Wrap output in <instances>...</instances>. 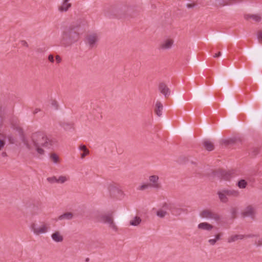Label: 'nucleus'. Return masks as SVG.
<instances>
[{"label": "nucleus", "instance_id": "obj_37", "mask_svg": "<svg viewBox=\"0 0 262 262\" xmlns=\"http://www.w3.org/2000/svg\"><path fill=\"white\" fill-rule=\"evenodd\" d=\"M237 210L236 208H232L230 210V212L232 215V218H235L236 217V214L237 213Z\"/></svg>", "mask_w": 262, "mask_h": 262}, {"label": "nucleus", "instance_id": "obj_21", "mask_svg": "<svg viewBox=\"0 0 262 262\" xmlns=\"http://www.w3.org/2000/svg\"><path fill=\"white\" fill-rule=\"evenodd\" d=\"M73 217L74 214L72 212H67L59 215L58 217V220L60 221L71 220L73 218Z\"/></svg>", "mask_w": 262, "mask_h": 262}, {"label": "nucleus", "instance_id": "obj_26", "mask_svg": "<svg viewBox=\"0 0 262 262\" xmlns=\"http://www.w3.org/2000/svg\"><path fill=\"white\" fill-rule=\"evenodd\" d=\"M203 144L205 148L208 151H211L214 149L213 144L210 141H205Z\"/></svg>", "mask_w": 262, "mask_h": 262}, {"label": "nucleus", "instance_id": "obj_12", "mask_svg": "<svg viewBox=\"0 0 262 262\" xmlns=\"http://www.w3.org/2000/svg\"><path fill=\"white\" fill-rule=\"evenodd\" d=\"M242 215L244 217H250L254 219L255 215V208L252 205L247 206L243 211Z\"/></svg>", "mask_w": 262, "mask_h": 262}, {"label": "nucleus", "instance_id": "obj_47", "mask_svg": "<svg viewBox=\"0 0 262 262\" xmlns=\"http://www.w3.org/2000/svg\"><path fill=\"white\" fill-rule=\"evenodd\" d=\"M39 111H40V110L39 108H36L34 112H33V114H37L38 112H39Z\"/></svg>", "mask_w": 262, "mask_h": 262}, {"label": "nucleus", "instance_id": "obj_46", "mask_svg": "<svg viewBox=\"0 0 262 262\" xmlns=\"http://www.w3.org/2000/svg\"><path fill=\"white\" fill-rule=\"evenodd\" d=\"M221 54H222L221 52H219L217 53H216L215 55H213V57H214V58L218 57L220 56L221 55Z\"/></svg>", "mask_w": 262, "mask_h": 262}, {"label": "nucleus", "instance_id": "obj_29", "mask_svg": "<svg viewBox=\"0 0 262 262\" xmlns=\"http://www.w3.org/2000/svg\"><path fill=\"white\" fill-rule=\"evenodd\" d=\"M68 178L66 176H61L57 179V183L63 184L68 181Z\"/></svg>", "mask_w": 262, "mask_h": 262}, {"label": "nucleus", "instance_id": "obj_19", "mask_svg": "<svg viewBox=\"0 0 262 262\" xmlns=\"http://www.w3.org/2000/svg\"><path fill=\"white\" fill-rule=\"evenodd\" d=\"M198 227L200 229L206 231H211L212 229L215 228L214 226L207 222L200 223Z\"/></svg>", "mask_w": 262, "mask_h": 262}, {"label": "nucleus", "instance_id": "obj_22", "mask_svg": "<svg viewBox=\"0 0 262 262\" xmlns=\"http://www.w3.org/2000/svg\"><path fill=\"white\" fill-rule=\"evenodd\" d=\"M245 235L242 234L233 235L229 237L228 238V242L231 243L234 242L238 239H243Z\"/></svg>", "mask_w": 262, "mask_h": 262}, {"label": "nucleus", "instance_id": "obj_23", "mask_svg": "<svg viewBox=\"0 0 262 262\" xmlns=\"http://www.w3.org/2000/svg\"><path fill=\"white\" fill-rule=\"evenodd\" d=\"M163 110V105L160 101H157L155 112L157 115L160 117L162 115V111Z\"/></svg>", "mask_w": 262, "mask_h": 262}, {"label": "nucleus", "instance_id": "obj_18", "mask_svg": "<svg viewBox=\"0 0 262 262\" xmlns=\"http://www.w3.org/2000/svg\"><path fill=\"white\" fill-rule=\"evenodd\" d=\"M224 233L221 232H218L214 234V237L213 238H210L208 241V243L211 245H214L216 243L221 240L222 237L223 236Z\"/></svg>", "mask_w": 262, "mask_h": 262}, {"label": "nucleus", "instance_id": "obj_45", "mask_svg": "<svg viewBox=\"0 0 262 262\" xmlns=\"http://www.w3.org/2000/svg\"><path fill=\"white\" fill-rule=\"evenodd\" d=\"M187 7L188 8H192L195 6V4H187L186 5Z\"/></svg>", "mask_w": 262, "mask_h": 262}, {"label": "nucleus", "instance_id": "obj_43", "mask_svg": "<svg viewBox=\"0 0 262 262\" xmlns=\"http://www.w3.org/2000/svg\"><path fill=\"white\" fill-rule=\"evenodd\" d=\"M55 59L57 63H60L61 61V58L59 55H56Z\"/></svg>", "mask_w": 262, "mask_h": 262}, {"label": "nucleus", "instance_id": "obj_1", "mask_svg": "<svg viewBox=\"0 0 262 262\" xmlns=\"http://www.w3.org/2000/svg\"><path fill=\"white\" fill-rule=\"evenodd\" d=\"M16 129L20 134L21 142L31 153L36 151L38 154L42 155L45 154V150L41 147L50 148L55 142L51 136L43 132H37L33 133L30 137H27L25 136L21 128L17 127Z\"/></svg>", "mask_w": 262, "mask_h": 262}, {"label": "nucleus", "instance_id": "obj_48", "mask_svg": "<svg viewBox=\"0 0 262 262\" xmlns=\"http://www.w3.org/2000/svg\"><path fill=\"white\" fill-rule=\"evenodd\" d=\"M1 156L3 157H6L7 156V154L6 152H3L2 154H1Z\"/></svg>", "mask_w": 262, "mask_h": 262}, {"label": "nucleus", "instance_id": "obj_36", "mask_svg": "<svg viewBox=\"0 0 262 262\" xmlns=\"http://www.w3.org/2000/svg\"><path fill=\"white\" fill-rule=\"evenodd\" d=\"M257 37L260 43L262 44V31H258L257 33Z\"/></svg>", "mask_w": 262, "mask_h": 262}, {"label": "nucleus", "instance_id": "obj_17", "mask_svg": "<svg viewBox=\"0 0 262 262\" xmlns=\"http://www.w3.org/2000/svg\"><path fill=\"white\" fill-rule=\"evenodd\" d=\"M51 238L56 243H61L63 241V236L59 231H55L51 234Z\"/></svg>", "mask_w": 262, "mask_h": 262}, {"label": "nucleus", "instance_id": "obj_16", "mask_svg": "<svg viewBox=\"0 0 262 262\" xmlns=\"http://www.w3.org/2000/svg\"><path fill=\"white\" fill-rule=\"evenodd\" d=\"M173 43L172 39H166L164 40L160 45V48L162 50H168L170 49Z\"/></svg>", "mask_w": 262, "mask_h": 262}, {"label": "nucleus", "instance_id": "obj_49", "mask_svg": "<svg viewBox=\"0 0 262 262\" xmlns=\"http://www.w3.org/2000/svg\"><path fill=\"white\" fill-rule=\"evenodd\" d=\"M37 52H42V49H38L37 50Z\"/></svg>", "mask_w": 262, "mask_h": 262}, {"label": "nucleus", "instance_id": "obj_34", "mask_svg": "<svg viewBox=\"0 0 262 262\" xmlns=\"http://www.w3.org/2000/svg\"><path fill=\"white\" fill-rule=\"evenodd\" d=\"M47 181L51 183H57V178L55 176L49 177L47 178Z\"/></svg>", "mask_w": 262, "mask_h": 262}, {"label": "nucleus", "instance_id": "obj_4", "mask_svg": "<svg viewBox=\"0 0 262 262\" xmlns=\"http://www.w3.org/2000/svg\"><path fill=\"white\" fill-rule=\"evenodd\" d=\"M169 211L174 216H179L181 213L184 211L182 208L172 202H165L163 204L161 208L157 212V215L160 218H164L166 215L169 214Z\"/></svg>", "mask_w": 262, "mask_h": 262}, {"label": "nucleus", "instance_id": "obj_25", "mask_svg": "<svg viewBox=\"0 0 262 262\" xmlns=\"http://www.w3.org/2000/svg\"><path fill=\"white\" fill-rule=\"evenodd\" d=\"M220 201L223 203H226L228 202V196L224 193L223 190H221L217 192Z\"/></svg>", "mask_w": 262, "mask_h": 262}, {"label": "nucleus", "instance_id": "obj_33", "mask_svg": "<svg viewBox=\"0 0 262 262\" xmlns=\"http://www.w3.org/2000/svg\"><path fill=\"white\" fill-rule=\"evenodd\" d=\"M51 159L53 161L54 163H57L59 161V157L55 153H53L51 155Z\"/></svg>", "mask_w": 262, "mask_h": 262}, {"label": "nucleus", "instance_id": "obj_15", "mask_svg": "<svg viewBox=\"0 0 262 262\" xmlns=\"http://www.w3.org/2000/svg\"><path fill=\"white\" fill-rule=\"evenodd\" d=\"M72 7L70 0H63L61 5L58 7V10L60 12H67Z\"/></svg>", "mask_w": 262, "mask_h": 262}, {"label": "nucleus", "instance_id": "obj_41", "mask_svg": "<svg viewBox=\"0 0 262 262\" xmlns=\"http://www.w3.org/2000/svg\"><path fill=\"white\" fill-rule=\"evenodd\" d=\"M20 43H21V45L24 47H28V46H29L27 42L24 40H21Z\"/></svg>", "mask_w": 262, "mask_h": 262}, {"label": "nucleus", "instance_id": "obj_3", "mask_svg": "<svg viewBox=\"0 0 262 262\" xmlns=\"http://www.w3.org/2000/svg\"><path fill=\"white\" fill-rule=\"evenodd\" d=\"M141 11L139 6L127 2L119 3L104 7L103 12L110 18H134Z\"/></svg>", "mask_w": 262, "mask_h": 262}, {"label": "nucleus", "instance_id": "obj_10", "mask_svg": "<svg viewBox=\"0 0 262 262\" xmlns=\"http://www.w3.org/2000/svg\"><path fill=\"white\" fill-rule=\"evenodd\" d=\"M86 40L89 48L92 49L96 47L97 43L99 40V36L95 33L90 34L87 36Z\"/></svg>", "mask_w": 262, "mask_h": 262}, {"label": "nucleus", "instance_id": "obj_39", "mask_svg": "<svg viewBox=\"0 0 262 262\" xmlns=\"http://www.w3.org/2000/svg\"><path fill=\"white\" fill-rule=\"evenodd\" d=\"M255 245L257 247H259L262 246V237L259 238L258 239L256 240L255 241Z\"/></svg>", "mask_w": 262, "mask_h": 262}, {"label": "nucleus", "instance_id": "obj_32", "mask_svg": "<svg viewBox=\"0 0 262 262\" xmlns=\"http://www.w3.org/2000/svg\"><path fill=\"white\" fill-rule=\"evenodd\" d=\"M51 106L55 110L58 109L59 105L57 101L56 100L52 99L51 100Z\"/></svg>", "mask_w": 262, "mask_h": 262}, {"label": "nucleus", "instance_id": "obj_44", "mask_svg": "<svg viewBox=\"0 0 262 262\" xmlns=\"http://www.w3.org/2000/svg\"><path fill=\"white\" fill-rule=\"evenodd\" d=\"M256 236H257L256 235L253 234H249L245 235V237H247V238H252V237H256Z\"/></svg>", "mask_w": 262, "mask_h": 262}, {"label": "nucleus", "instance_id": "obj_42", "mask_svg": "<svg viewBox=\"0 0 262 262\" xmlns=\"http://www.w3.org/2000/svg\"><path fill=\"white\" fill-rule=\"evenodd\" d=\"M5 145V142L4 140H0V150H1Z\"/></svg>", "mask_w": 262, "mask_h": 262}, {"label": "nucleus", "instance_id": "obj_50", "mask_svg": "<svg viewBox=\"0 0 262 262\" xmlns=\"http://www.w3.org/2000/svg\"><path fill=\"white\" fill-rule=\"evenodd\" d=\"M89 258H87V259H86V261H89Z\"/></svg>", "mask_w": 262, "mask_h": 262}, {"label": "nucleus", "instance_id": "obj_8", "mask_svg": "<svg viewBox=\"0 0 262 262\" xmlns=\"http://www.w3.org/2000/svg\"><path fill=\"white\" fill-rule=\"evenodd\" d=\"M200 216L203 218L213 220L217 223L219 222L221 220V216L219 214L209 209L203 210L200 213Z\"/></svg>", "mask_w": 262, "mask_h": 262}, {"label": "nucleus", "instance_id": "obj_40", "mask_svg": "<svg viewBox=\"0 0 262 262\" xmlns=\"http://www.w3.org/2000/svg\"><path fill=\"white\" fill-rule=\"evenodd\" d=\"M48 60L52 63H53L54 62V56L52 54H50L49 56H48Z\"/></svg>", "mask_w": 262, "mask_h": 262}, {"label": "nucleus", "instance_id": "obj_7", "mask_svg": "<svg viewBox=\"0 0 262 262\" xmlns=\"http://www.w3.org/2000/svg\"><path fill=\"white\" fill-rule=\"evenodd\" d=\"M214 177L226 181L230 180L233 177V172L232 171H226L223 169H219L213 172Z\"/></svg>", "mask_w": 262, "mask_h": 262}, {"label": "nucleus", "instance_id": "obj_6", "mask_svg": "<svg viewBox=\"0 0 262 262\" xmlns=\"http://www.w3.org/2000/svg\"><path fill=\"white\" fill-rule=\"evenodd\" d=\"M30 229L36 235L43 234L48 231V227L44 222H40L39 224L33 223L30 226Z\"/></svg>", "mask_w": 262, "mask_h": 262}, {"label": "nucleus", "instance_id": "obj_35", "mask_svg": "<svg viewBox=\"0 0 262 262\" xmlns=\"http://www.w3.org/2000/svg\"><path fill=\"white\" fill-rule=\"evenodd\" d=\"M149 187H150V186L148 183V184H144L141 185L138 188V189L139 190H144L147 189Z\"/></svg>", "mask_w": 262, "mask_h": 262}, {"label": "nucleus", "instance_id": "obj_24", "mask_svg": "<svg viewBox=\"0 0 262 262\" xmlns=\"http://www.w3.org/2000/svg\"><path fill=\"white\" fill-rule=\"evenodd\" d=\"M79 149L80 150L83 151L82 153L81 154L80 157L81 159H84L86 156L89 154V150L86 148V146L84 145H80L79 147Z\"/></svg>", "mask_w": 262, "mask_h": 262}, {"label": "nucleus", "instance_id": "obj_14", "mask_svg": "<svg viewBox=\"0 0 262 262\" xmlns=\"http://www.w3.org/2000/svg\"><path fill=\"white\" fill-rule=\"evenodd\" d=\"M159 91L165 97H168L170 95V90L167 85L164 82H161L158 86Z\"/></svg>", "mask_w": 262, "mask_h": 262}, {"label": "nucleus", "instance_id": "obj_38", "mask_svg": "<svg viewBox=\"0 0 262 262\" xmlns=\"http://www.w3.org/2000/svg\"><path fill=\"white\" fill-rule=\"evenodd\" d=\"M251 152L253 156H256L259 152V148L258 147H253L251 149Z\"/></svg>", "mask_w": 262, "mask_h": 262}, {"label": "nucleus", "instance_id": "obj_5", "mask_svg": "<svg viewBox=\"0 0 262 262\" xmlns=\"http://www.w3.org/2000/svg\"><path fill=\"white\" fill-rule=\"evenodd\" d=\"M97 220L98 222L106 224L108 227L114 231H117L118 227L114 221L112 213H99L97 215Z\"/></svg>", "mask_w": 262, "mask_h": 262}, {"label": "nucleus", "instance_id": "obj_20", "mask_svg": "<svg viewBox=\"0 0 262 262\" xmlns=\"http://www.w3.org/2000/svg\"><path fill=\"white\" fill-rule=\"evenodd\" d=\"M223 190L224 193L226 194L227 196L237 197L239 195V192L237 190L228 189H224Z\"/></svg>", "mask_w": 262, "mask_h": 262}, {"label": "nucleus", "instance_id": "obj_13", "mask_svg": "<svg viewBox=\"0 0 262 262\" xmlns=\"http://www.w3.org/2000/svg\"><path fill=\"white\" fill-rule=\"evenodd\" d=\"M245 19L249 20L252 19L256 23H259L262 20V14L260 13L256 14H245L244 15Z\"/></svg>", "mask_w": 262, "mask_h": 262}, {"label": "nucleus", "instance_id": "obj_28", "mask_svg": "<svg viewBox=\"0 0 262 262\" xmlns=\"http://www.w3.org/2000/svg\"><path fill=\"white\" fill-rule=\"evenodd\" d=\"M247 185V182L244 179L240 180L237 183V186L239 188H245Z\"/></svg>", "mask_w": 262, "mask_h": 262}, {"label": "nucleus", "instance_id": "obj_2", "mask_svg": "<svg viewBox=\"0 0 262 262\" xmlns=\"http://www.w3.org/2000/svg\"><path fill=\"white\" fill-rule=\"evenodd\" d=\"M88 26V21L84 17H79L63 29L60 39L61 45L64 47L71 46L80 38L81 32Z\"/></svg>", "mask_w": 262, "mask_h": 262}, {"label": "nucleus", "instance_id": "obj_30", "mask_svg": "<svg viewBox=\"0 0 262 262\" xmlns=\"http://www.w3.org/2000/svg\"><path fill=\"white\" fill-rule=\"evenodd\" d=\"M60 124L66 130H69L72 128L73 126L72 124L66 122H62Z\"/></svg>", "mask_w": 262, "mask_h": 262}, {"label": "nucleus", "instance_id": "obj_11", "mask_svg": "<svg viewBox=\"0 0 262 262\" xmlns=\"http://www.w3.org/2000/svg\"><path fill=\"white\" fill-rule=\"evenodd\" d=\"M150 187L156 189H160L162 187L161 183L159 181V177L157 175H152L149 177Z\"/></svg>", "mask_w": 262, "mask_h": 262}, {"label": "nucleus", "instance_id": "obj_9", "mask_svg": "<svg viewBox=\"0 0 262 262\" xmlns=\"http://www.w3.org/2000/svg\"><path fill=\"white\" fill-rule=\"evenodd\" d=\"M108 190L111 195L115 196L119 194H122L121 187L119 184L116 183H112L110 184L107 187Z\"/></svg>", "mask_w": 262, "mask_h": 262}, {"label": "nucleus", "instance_id": "obj_27", "mask_svg": "<svg viewBox=\"0 0 262 262\" xmlns=\"http://www.w3.org/2000/svg\"><path fill=\"white\" fill-rule=\"evenodd\" d=\"M141 222V219L140 217L135 216L132 220L129 222V224L132 226H136L139 225Z\"/></svg>", "mask_w": 262, "mask_h": 262}, {"label": "nucleus", "instance_id": "obj_31", "mask_svg": "<svg viewBox=\"0 0 262 262\" xmlns=\"http://www.w3.org/2000/svg\"><path fill=\"white\" fill-rule=\"evenodd\" d=\"M234 140L232 139H223L221 141V143L224 144L226 145L231 144L234 143Z\"/></svg>", "mask_w": 262, "mask_h": 262}]
</instances>
